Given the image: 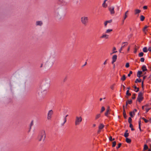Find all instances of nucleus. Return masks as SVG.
Instances as JSON below:
<instances>
[{"instance_id":"bf43d9fd","label":"nucleus","mask_w":151,"mask_h":151,"mask_svg":"<svg viewBox=\"0 0 151 151\" xmlns=\"http://www.w3.org/2000/svg\"><path fill=\"white\" fill-rule=\"evenodd\" d=\"M148 50L150 51V52L151 51V46L149 48Z\"/></svg>"},{"instance_id":"4c0bfd02","label":"nucleus","mask_w":151,"mask_h":151,"mask_svg":"<svg viewBox=\"0 0 151 151\" xmlns=\"http://www.w3.org/2000/svg\"><path fill=\"white\" fill-rule=\"evenodd\" d=\"M129 64L128 63H126L125 66L126 68H128L129 67Z\"/></svg>"},{"instance_id":"680f3d73","label":"nucleus","mask_w":151,"mask_h":151,"mask_svg":"<svg viewBox=\"0 0 151 151\" xmlns=\"http://www.w3.org/2000/svg\"><path fill=\"white\" fill-rule=\"evenodd\" d=\"M101 129H99V130H98V132H97L99 134L100 133V132H101Z\"/></svg>"},{"instance_id":"2eb2a0df","label":"nucleus","mask_w":151,"mask_h":151,"mask_svg":"<svg viewBox=\"0 0 151 151\" xmlns=\"http://www.w3.org/2000/svg\"><path fill=\"white\" fill-rule=\"evenodd\" d=\"M127 17V15H124V16L123 17V19L122 20V24H123L124 20L126 19V18Z\"/></svg>"},{"instance_id":"dca6fc26","label":"nucleus","mask_w":151,"mask_h":151,"mask_svg":"<svg viewBox=\"0 0 151 151\" xmlns=\"http://www.w3.org/2000/svg\"><path fill=\"white\" fill-rule=\"evenodd\" d=\"M145 17L143 15H141L140 16V19L141 21H143L144 20Z\"/></svg>"},{"instance_id":"b1692460","label":"nucleus","mask_w":151,"mask_h":151,"mask_svg":"<svg viewBox=\"0 0 151 151\" xmlns=\"http://www.w3.org/2000/svg\"><path fill=\"white\" fill-rule=\"evenodd\" d=\"M123 43L125 44V45H124L121 47H122L123 48L125 46L127 45L128 44V43L127 42H124Z\"/></svg>"},{"instance_id":"393cba45","label":"nucleus","mask_w":151,"mask_h":151,"mask_svg":"<svg viewBox=\"0 0 151 151\" xmlns=\"http://www.w3.org/2000/svg\"><path fill=\"white\" fill-rule=\"evenodd\" d=\"M100 116H101L100 114H97L96 116V118H95L96 119H97L98 118H99V117H100Z\"/></svg>"},{"instance_id":"58836bf2","label":"nucleus","mask_w":151,"mask_h":151,"mask_svg":"<svg viewBox=\"0 0 151 151\" xmlns=\"http://www.w3.org/2000/svg\"><path fill=\"white\" fill-rule=\"evenodd\" d=\"M132 71H130L129 73L128 74V76L130 77V76L131 74H132Z\"/></svg>"},{"instance_id":"5fc2aeb1","label":"nucleus","mask_w":151,"mask_h":151,"mask_svg":"<svg viewBox=\"0 0 151 151\" xmlns=\"http://www.w3.org/2000/svg\"><path fill=\"white\" fill-rule=\"evenodd\" d=\"M133 127V125L132 124H131V123H130V125H129V127L130 128H132Z\"/></svg>"},{"instance_id":"0e129e2a","label":"nucleus","mask_w":151,"mask_h":151,"mask_svg":"<svg viewBox=\"0 0 151 151\" xmlns=\"http://www.w3.org/2000/svg\"><path fill=\"white\" fill-rule=\"evenodd\" d=\"M139 129L141 131H142L141 128V126H139Z\"/></svg>"},{"instance_id":"c03bdc74","label":"nucleus","mask_w":151,"mask_h":151,"mask_svg":"<svg viewBox=\"0 0 151 151\" xmlns=\"http://www.w3.org/2000/svg\"><path fill=\"white\" fill-rule=\"evenodd\" d=\"M147 6H144L143 7V9L145 10V9H147Z\"/></svg>"},{"instance_id":"3c124183","label":"nucleus","mask_w":151,"mask_h":151,"mask_svg":"<svg viewBox=\"0 0 151 151\" xmlns=\"http://www.w3.org/2000/svg\"><path fill=\"white\" fill-rule=\"evenodd\" d=\"M107 0H104V3H103V6L104 7H105V6H104V3H105L106 1H107Z\"/></svg>"},{"instance_id":"a18cd8bd","label":"nucleus","mask_w":151,"mask_h":151,"mask_svg":"<svg viewBox=\"0 0 151 151\" xmlns=\"http://www.w3.org/2000/svg\"><path fill=\"white\" fill-rule=\"evenodd\" d=\"M123 114L124 117V118L126 119L127 118V117L126 113H124V114Z\"/></svg>"},{"instance_id":"338daca9","label":"nucleus","mask_w":151,"mask_h":151,"mask_svg":"<svg viewBox=\"0 0 151 151\" xmlns=\"http://www.w3.org/2000/svg\"><path fill=\"white\" fill-rule=\"evenodd\" d=\"M134 88L135 89H137V88H137V87L135 86H134Z\"/></svg>"},{"instance_id":"e2e57ef3","label":"nucleus","mask_w":151,"mask_h":151,"mask_svg":"<svg viewBox=\"0 0 151 151\" xmlns=\"http://www.w3.org/2000/svg\"><path fill=\"white\" fill-rule=\"evenodd\" d=\"M137 111V109H134L133 111H134V112Z\"/></svg>"},{"instance_id":"ea45409f","label":"nucleus","mask_w":151,"mask_h":151,"mask_svg":"<svg viewBox=\"0 0 151 151\" xmlns=\"http://www.w3.org/2000/svg\"><path fill=\"white\" fill-rule=\"evenodd\" d=\"M122 145V144L121 143H119L118 145V146L117 147V148L118 149L120 148V147H121V145Z\"/></svg>"},{"instance_id":"412c9836","label":"nucleus","mask_w":151,"mask_h":151,"mask_svg":"<svg viewBox=\"0 0 151 151\" xmlns=\"http://www.w3.org/2000/svg\"><path fill=\"white\" fill-rule=\"evenodd\" d=\"M143 51L144 52H147V48L146 47H145L143 49Z\"/></svg>"},{"instance_id":"79ce46f5","label":"nucleus","mask_w":151,"mask_h":151,"mask_svg":"<svg viewBox=\"0 0 151 151\" xmlns=\"http://www.w3.org/2000/svg\"><path fill=\"white\" fill-rule=\"evenodd\" d=\"M107 22L106 21L104 23V26L105 27H106V26H107Z\"/></svg>"},{"instance_id":"4468645a","label":"nucleus","mask_w":151,"mask_h":151,"mask_svg":"<svg viewBox=\"0 0 151 151\" xmlns=\"http://www.w3.org/2000/svg\"><path fill=\"white\" fill-rule=\"evenodd\" d=\"M104 124H101L99 127V129H103L104 127Z\"/></svg>"},{"instance_id":"09e8293b","label":"nucleus","mask_w":151,"mask_h":151,"mask_svg":"<svg viewBox=\"0 0 151 151\" xmlns=\"http://www.w3.org/2000/svg\"><path fill=\"white\" fill-rule=\"evenodd\" d=\"M33 125V121H32L30 124V129H31V127Z\"/></svg>"},{"instance_id":"f704fd0d","label":"nucleus","mask_w":151,"mask_h":151,"mask_svg":"<svg viewBox=\"0 0 151 151\" xmlns=\"http://www.w3.org/2000/svg\"><path fill=\"white\" fill-rule=\"evenodd\" d=\"M132 119L130 117H129V119H128V122L129 123H131V122H132Z\"/></svg>"},{"instance_id":"2f4dec72","label":"nucleus","mask_w":151,"mask_h":151,"mask_svg":"<svg viewBox=\"0 0 151 151\" xmlns=\"http://www.w3.org/2000/svg\"><path fill=\"white\" fill-rule=\"evenodd\" d=\"M109 139L110 141H112L113 140H114L115 139L114 138L112 139L111 136H110L109 138Z\"/></svg>"},{"instance_id":"72a5a7b5","label":"nucleus","mask_w":151,"mask_h":151,"mask_svg":"<svg viewBox=\"0 0 151 151\" xmlns=\"http://www.w3.org/2000/svg\"><path fill=\"white\" fill-rule=\"evenodd\" d=\"M136 96V94L134 93L133 94L132 96V99H134L135 98V96Z\"/></svg>"},{"instance_id":"f8f14e48","label":"nucleus","mask_w":151,"mask_h":151,"mask_svg":"<svg viewBox=\"0 0 151 151\" xmlns=\"http://www.w3.org/2000/svg\"><path fill=\"white\" fill-rule=\"evenodd\" d=\"M142 71H138L137 72V76L139 78H140L141 76H140L142 74Z\"/></svg>"},{"instance_id":"69168bd1","label":"nucleus","mask_w":151,"mask_h":151,"mask_svg":"<svg viewBox=\"0 0 151 151\" xmlns=\"http://www.w3.org/2000/svg\"><path fill=\"white\" fill-rule=\"evenodd\" d=\"M146 76H144L143 77V80H144L145 79V78H146Z\"/></svg>"},{"instance_id":"7ed1b4c3","label":"nucleus","mask_w":151,"mask_h":151,"mask_svg":"<svg viewBox=\"0 0 151 151\" xmlns=\"http://www.w3.org/2000/svg\"><path fill=\"white\" fill-rule=\"evenodd\" d=\"M82 118L81 116H76L75 120V125L76 126L79 125L82 122Z\"/></svg>"},{"instance_id":"49530a36","label":"nucleus","mask_w":151,"mask_h":151,"mask_svg":"<svg viewBox=\"0 0 151 151\" xmlns=\"http://www.w3.org/2000/svg\"><path fill=\"white\" fill-rule=\"evenodd\" d=\"M66 122V119L65 118H64V123H63V125Z\"/></svg>"},{"instance_id":"aec40b11","label":"nucleus","mask_w":151,"mask_h":151,"mask_svg":"<svg viewBox=\"0 0 151 151\" xmlns=\"http://www.w3.org/2000/svg\"><path fill=\"white\" fill-rule=\"evenodd\" d=\"M126 78V76L125 75H123L122 77L121 78V80L123 81H124Z\"/></svg>"},{"instance_id":"6ab92c4d","label":"nucleus","mask_w":151,"mask_h":151,"mask_svg":"<svg viewBox=\"0 0 151 151\" xmlns=\"http://www.w3.org/2000/svg\"><path fill=\"white\" fill-rule=\"evenodd\" d=\"M148 146L146 145H145L144 147L143 150H146L147 149H148Z\"/></svg>"},{"instance_id":"774afa93","label":"nucleus","mask_w":151,"mask_h":151,"mask_svg":"<svg viewBox=\"0 0 151 151\" xmlns=\"http://www.w3.org/2000/svg\"><path fill=\"white\" fill-rule=\"evenodd\" d=\"M116 50V48L115 47H114L113 48V50L114 51V50Z\"/></svg>"},{"instance_id":"ddd939ff","label":"nucleus","mask_w":151,"mask_h":151,"mask_svg":"<svg viewBox=\"0 0 151 151\" xmlns=\"http://www.w3.org/2000/svg\"><path fill=\"white\" fill-rule=\"evenodd\" d=\"M142 71L143 72L147 70V69H146V67L145 65H143L142 66Z\"/></svg>"},{"instance_id":"de8ad7c7","label":"nucleus","mask_w":151,"mask_h":151,"mask_svg":"<svg viewBox=\"0 0 151 151\" xmlns=\"http://www.w3.org/2000/svg\"><path fill=\"white\" fill-rule=\"evenodd\" d=\"M141 121L140 120H139V126H141Z\"/></svg>"},{"instance_id":"39448f33","label":"nucleus","mask_w":151,"mask_h":151,"mask_svg":"<svg viewBox=\"0 0 151 151\" xmlns=\"http://www.w3.org/2000/svg\"><path fill=\"white\" fill-rule=\"evenodd\" d=\"M53 114V111L52 110H50L47 114V119L48 120H51L52 117V115Z\"/></svg>"},{"instance_id":"bb28decb","label":"nucleus","mask_w":151,"mask_h":151,"mask_svg":"<svg viewBox=\"0 0 151 151\" xmlns=\"http://www.w3.org/2000/svg\"><path fill=\"white\" fill-rule=\"evenodd\" d=\"M144 55V53L142 52H141L139 54V57H142Z\"/></svg>"},{"instance_id":"cd10ccee","label":"nucleus","mask_w":151,"mask_h":151,"mask_svg":"<svg viewBox=\"0 0 151 151\" xmlns=\"http://www.w3.org/2000/svg\"><path fill=\"white\" fill-rule=\"evenodd\" d=\"M126 94V95L127 96H130L131 95V93H129V90H128L127 91Z\"/></svg>"},{"instance_id":"8fccbe9b","label":"nucleus","mask_w":151,"mask_h":151,"mask_svg":"<svg viewBox=\"0 0 151 151\" xmlns=\"http://www.w3.org/2000/svg\"><path fill=\"white\" fill-rule=\"evenodd\" d=\"M128 11H127L125 13L124 15H127Z\"/></svg>"},{"instance_id":"f3484780","label":"nucleus","mask_w":151,"mask_h":151,"mask_svg":"<svg viewBox=\"0 0 151 151\" xmlns=\"http://www.w3.org/2000/svg\"><path fill=\"white\" fill-rule=\"evenodd\" d=\"M134 114H135L134 113V111H131L130 112V115L132 117H133Z\"/></svg>"},{"instance_id":"37998d69","label":"nucleus","mask_w":151,"mask_h":151,"mask_svg":"<svg viewBox=\"0 0 151 151\" xmlns=\"http://www.w3.org/2000/svg\"><path fill=\"white\" fill-rule=\"evenodd\" d=\"M108 23H110L112 22V19L110 20H109L106 21Z\"/></svg>"},{"instance_id":"5701e85b","label":"nucleus","mask_w":151,"mask_h":151,"mask_svg":"<svg viewBox=\"0 0 151 151\" xmlns=\"http://www.w3.org/2000/svg\"><path fill=\"white\" fill-rule=\"evenodd\" d=\"M141 82V79H139V80L138 79H136V81H135V82L136 83L137 82Z\"/></svg>"},{"instance_id":"f257e3e1","label":"nucleus","mask_w":151,"mask_h":151,"mask_svg":"<svg viewBox=\"0 0 151 151\" xmlns=\"http://www.w3.org/2000/svg\"><path fill=\"white\" fill-rule=\"evenodd\" d=\"M46 135L45 132L44 130H40L37 137L38 140L39 141H44L46 138Z\"/></svg>"},{"instance_id":"864d4df0","label":"nucleus","mask_w":151,"mask_h":151,"mask_svg":"<svg viewBox=\"0 0 151 151\" xmlns=\"http://www.w3.org/2000/svg\"><path fill=\"white\" fill-rule=\"evenodd\" d=\"M150 108L146 109V112H148V111L150 110Z\"/></svg>"},{"instance_id":"e433bc0d","label":"nucleus","mask_w":151,"mask_h":151,"mask_svg":"<svg viewBox=\"0 0 151 151\" xmlns=\"http://www.w3.org/2000/svg\"><path fill=\"white\" fill-rule=\"evenodd\" d=\"M127 102L128 104H131L132 103V100H128V101H127Z\"/></svg>"},{"instance_id":"473e14b6","label":"nucleus","mask_w":151,"mask_h":151,"mask_svg":"<svg viewBox=\"0 0 151 151\" xmlns=\"http://www.w3.org/2000/svg\"><path fill=\"white\" fill-rule=\"evenodd\" d=\"M148 27V26H145L143 29V32H145V30Z\"/></svg>"},{"instance_id":"1a4fd4ad","label":"nucleus","mask_w":151,"mask_h":151,"mask_svg":"<svg viewBox=\"0 0 151 151\" xmlns=\"http://www.w3.org/2000/svg\"><path fill=\"white\" fill-rule=\"evenodd\" d=\"M141 10L138 9H135L134 10V14L135 15H137L139 14L141 12Z\"/></svg>"},{"instance_id":"c9c22d12","label":"nucleus","mask_w":151,"mask_h":151,"mask_svg":"<svg viewBox=\"0 0 151 151\" xmlns=\"http://www.w3.org/2000/svg\"><path fill=\"white\" fill-rule=\"evenodd\" d=\"M115 85V84H114L112 85H111L110 86V88L112 89V90H113L114 89V86Z\"/></svg>"},{"instance_id":"a211bd4d","label":"nucleus","mask_w":151,"mask_h":151,"mask_svg":"<svg viewBox=\"0 0 151 151\" xmlns=\"http://www.w3.org/2000/svg\"><path fill=\"white\" fill-rule=\"evenodd\" d=\"M126 142L128 143H130L131 142V139L127 138H126Z\"/></svg>"},{"instance_id":"9b49d317","label":"nucleus","mask_w":151,"mask_h":151,"mask_svg":"<svg viewBox=\"0 0 151 151\" xmlns=\"http://www.w3.org/2000/svg\"><path fill=\"white\" fill-rule=\"evenodd\" d=\"M108 36L109 35H108L106 34L103 35L100 37V38H106V39H108Z\"/></svg>"},{"instance_id":"6e6d98bb","label":"nucleus","mask_w":151,"mask_h":151,"mask_svg":"<svg viewBox=\"0 0 151 151\" xmlns=\"http://www.w3.org/2000/svg\"><path fill=\"white\" fill-rule=\"evenodd\" d=\"M143 82H144V81H143L142 82V88H143Z\"/></svg>"},{"instance_id":"7c9ffc66","label":"nucleus","mask_w":151,"mask_h":151,"mask_svg":"<svg viewBox=\"0 0 151 151\" xmlns=\"http://www.w3.org/2000/svg\"><path fill=\"white\" fill-rule=\"evenodd\" d=\"M105 110V108L103 106L102 107L101 109V110L100 111L101 113H102Z\"/></svg>"},{"instance_id":"13d9d810","label":"nucleus","mask_w":151,"mask_h":151,"mask_svg":"<svg viewBox=\"0 0 151 151\" xmlns=\"http://www.w3.org/2000/svg\"><path fill=\"white\" fill-rule=\"evenodd\" d=\"M124 113H126V112H125V109H123V114H124Z\"/></svg>"},{"instance_id":"c756f323","label":"nucleus","mask_w":151,"mask_h":151,"mask_svg":"<svg viewBox=\"0 0 151 151\" xmlns=\"http://www.w3.org/2000/svg\"><path fill=\"white\" fill-rule=\"evenodd\" d=\"M116 142L115 141L113 142L112 143V147H114L116 146Z\"/></svg>"},{"instance_id":"0eeeda50","label":"nucleus","mask_w":151,"mask_h":151,"mask_svg":"<svg viewBox=\"0 0 151 151\" xmlns=\"http://www.w3.org/2000/svg\"><path fill=\"white\" fill-rule=\"evenodd\" d=\"M117 56L116 55H114L112 58V63L113 64L114 62H115L117 59Z\"/></svg>"},{"instance_id":"a878e982","label":"nucleus","mask_w":151,"mask_h":151,"mask_svg":"<svg viewBox=\"0 0 151 151\" xmlns=\"http://www.w3.org/2000/svg\"><path fill=\"white\" fill-rule=\"evenodd\" d=\"M129 136V133L127 132H125L124 134V136L126 138Z\"/></svg>"},{"instance_id":"f03ea898","label":"nucleus","mask_w":151,"mask_h":151,"mask_svg":"<svg viewBox=\"0 0 151 151\" xmlns=\"http://www.w3.org/2000/svg\"><path fill=\"white\" fill-rule=\"evenodd\" d=\"M81 23L84 26H86L88 22L89 18L88 17L83 16L80 19Z\"/></svg>"},{"instance_id":"603ef678","label":"nucleus","mask_w":151,"mask_h":151,"mask_svg":"<svg viewBox=\"0 0 151 151\" xmlns=\"http://www.w3.org/2000/svg\"><path fill=\"white\" fill-rule=\"evenodd\" d=\"M122 47H121V48H120V49L119 50V52H121V51L122 50V49H123L122 48Z\"/></svg>"},{"instance_id":"4d7b16f0","label":"nucleus","mask_w":151,"mask_h":151,"mask_svg":"<svg viewBox=\"0 0 151 151\" xmlns=\"http://www.w3.org/2000/svg\"><path fill=\"white\" fill-rule=\"evenodd\" d=\"M139 88H137V90L135 91L136 92H138L139 91Z\"/></svg>"},{"instance_id":"a19ab883","label":"nucleus","mask_w":151,"mask_h":151,"mask_svg":"<svg viewBox=\"0 0 151 151\" xmlns=\"http://www.w3.org/2000/svg\"><path fill=\"white\" fill-rule=\"evenodd\" d=\"M144 60H145V59L144 58H141L140 61L141 62H144Z\"/></svg>"},{"instance_id":"20e7f679","label":"nucleus","mask_w":151,"mask_h":151,"mask_svg":"<svg viewBox=\"0 0 151 151\" xmlns=\"http://www.w3.org/2000/svg\"><path fill=\"white\" fill-rule=\"evenodd\" d=\"M143 93L141 92H139V93L137 101H138L139 102H141L143 99Z\"/></svg>"},{"instance_id":"423d86ee","label":"nucleus","mask_w":151,"mask_h":151,"mask_svg":"<svg viewBox=\"0 0 151 151\" xmlns=\"http://www.w3.org/2000/svg\"><path fill=\"white\" fill-rule=\"evenodd\" d=\"M109 9L111 14H112L114 13V7L111 6L109 7Z\"/></svg>"},{"instance_id":"c85d7f7f","label":"nucleus","mask_w":151,"mask_h":151,"mask_svg":"<svg viewBox=\"0 0 151 151\" xmlns=\"http://www.w3.org/2000/svg\"><path fill=\"white\" fill-rule=\"evenodd\" d=\"M142 119L143 120H144L145 121V123H147V122H148V120H147V119H145V118H144V117H142Z\"/></svg>"},{"instance_id":"4be33fe9","label":"nucleus","mask_w":151,"mask_h":151,"mask_svg":"<svg viewBox=\"0 0 151 151\" xmlns=\"http://www.w3.org/2000/svg\"><path fill=\"white\" fill-rule=\"evenodd\" d=\"M112 29H108L106 30V33H109L112 32Z\"/></svg>"},{"instance_id":"052dcab7","label":"nucleus","mask_w":151,"mask_h":151,"mask_svg":"<svg viewBox=\"0 0 151 151\" xmlns=\"http://www.w3.org/2000/svg\"><path fill=\"white\" fill-rule=\"evenodd\" d=\"M106 61H107V60H106L105 61L104 63V65H106V63H107Z\"/></svg>"},{"instance_id":"6e6552de","label":"nucleus","mask_w":151,"mask_h":151,"mask_svg":"<svg viewBox=\"0 0 151 151\" xmlns=\"http://www.w3.org/2000/svg\"><path fill=\"white\" fill-rule=\"evenodd\" d=\"M43 23L41 21H37L36 22V26H41L42 25Z\"/></svg>"},{"instance_id":"9d476101","label":"nucleus","mask_w":151,"mask_h":151,"mask_svg":"<svg viewBox=\"0 0 151 151\" xmlns=\"http://www.w3.org/2000/svg\"><path fill=\"white\" fill-rule=\"evenodd\" d=\"M110 107L109 106H108V107L107 109H106V112L105 113V115L106 116H108V114H109V112L110 111Z\"/></svg>"}]
</instances>
